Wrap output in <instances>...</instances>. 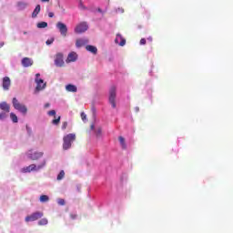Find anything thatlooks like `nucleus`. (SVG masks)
<instances>
[{"mask_svg":"<svg viewBox=\"0 0 233 233\" xmlns=\"http://www.w3.org/2000/svg\"><path fill=\"white\" fill-rule=\"evenodd\" d=\"M57 203H58V205H60L61 207H64V205H66L65 199H63V198H58V199H57Z\"/></svg>","mask_w":233,"mask_h":233,"instance_id":"obj_30","label":"nucleus"},{"mask_svg":"<svg viewBox=\"0 0 233 233\" xmlns=\"http://www.w3.org/2000/svg\"><path fill=\"white\" fill-rule=\"evenodd\" d=\"M102 132H103V130L101 129V127H97L96 130V137H101Z\"/></svg>","mask_w":233,"mask_h":233,"instance_id":"obj_28","label":"nucleus"},{"mask_svg":"<svg viewBox=\"0 0 233 233\" xmlns=\"http://www.w3.org/2000/svg\"><path fill=\"white\" fill-rule=\"evenodd\" d=\"M135 110L136 112H139V107L138 106L135 107Z\"/></svg>","mask_w":233,"mask_h":233,"instance_id":"obj_41","label":"nucleus"},{"mask_svg":"<svg viewBox=\"0 0 233 233\" xmlns=\"http://www.w3.org/2000/svg\"><path fill=\"white\" fill-rule=\"evenodd\" d=\"M42 217H43V212H35V213L31 214L30 216H27L25 218V221H26V223H28L30 221H37V219H41Z\"/></svg>","mask_w":233,"mask_h":233,"instance_id":"obj_8","label":"nucleus"},{"mask_svg":"<svg viewBox=\"0 0 233 233\" xmlns=\"http://www.w3.org/2000/svg\"><path fill=\"white\" fill-rule=\"evenodd\" d=\"M39 77H41V74L37 73L35 75V83H36L35 90L37 92H39L40 90H44L45 86H46V84L45 83V81Z\"/></svg>","mask_w":233,"mask_h":233,"instance_id":"obj_5","label":"nucleus"},{"mask_svg":"<svg viewBox=\"0 0 233 233\" xmlns=\"http://www.w3.org/2000/svg\"><path fill=\"white\" fill-rule=\"evenodd\" d=\"M59 123H61V116H57V118L52 120L53 125H59Z\"/></svg>","mask_w":233,"mask_h":233,"instance_id":"obj_27","label":"nucleus"},{"mask_svg":"<svg viewBox=\"0 0 233 233\" xmlns=\"http://www.w3.org/2000/svg\"><path fill=\"white\" fill-rule=\"evenodd\" d=\"M46 167V160L44 159L42 163L38 166H35V164H31L30 166L24 167V172H34V170H41V168H45Z\"/></svg>","mask_w":233,"mask_h":233,"instance_id":"obj_2","label":"nucleus"},{"mask_svg":"<svg viewBox=\"0 0 233 233\" xmlns=\"http://www.w3.org/2000/svg\"><path fill=\"white\" fill-rule=\"evenodd\" d=\"M66 127H68V122H63L62 130H66Z\"/></svg>","mask_w":233,"mask_h":233,"instance_id":"obj_33","label":"nucleus"},{"mask_svg":"<svg viewBox=\"0 0 233 233\" xmlns=\"http://www.w3.org/2000/svg\"><path fill=\"white\" fill-rule=\"evenodd\" d=\"M42 3H50V0H41Z\"/></svg>","mask_w":233,"mask_h":233,"instance_id":"obj_39","label":"nucleus"},{"mask_svg":"<svg viewBox=\"0 0 233 233\" xmlns=\"http://www.w3.org/2000/svg\"><path fill=\"white\" fill-rule=\"evenodd\" d=\"M45 153L43 152H35V153H28L29 159H32V161H37V159H40L42 156H44Z\"/></svg>","mask_w":233,"mask_h":233,"instance_id":"obj_12","label":"nucleus"},{"mask_svg":"<svg viewBox=\"0 0 233 233\" xmlns=\"http://www.w3.org/2000/svg\"><path fill=\"white\" fill-rule=\"evenodd\" d=\"M78 7L80 8V10H86V6H85V5H83V1H79V5Z\"/></svg>","mask_w":233,"mask_h":233,"instance_id":"obj_29","label":"nucleus"},{"mask_svg":"<svg viewBox=\"0 0 233 233\" xmlns=\"http://www.w3.org/2000/svg\"><path fill=\"white\" fill-rule=\"evenodd\" d=\"M6 117V112L3 111L2 113H0V119L3 120Z\"/></svg>","mask_w":233,"mask_h":233,"instance_id":"obj_31","label":"nucleus"},{"mask_svg":"<svg viewBox=\"0 0 233 233\" xmlns=\"http://www.w3.org/2000/svg\"><path fill=\"white\" fill-rule=\"evenodd\" d=\"M13 106L15 110H18V112H21V114H26L28 112V108H26V106L19 103V100L17 98H13Z\"/></svg>","mask_w":233,"mask_h":233,"instance_id":"obj_3","label":"nucleus"},{"mask_svg":"<svg viewBox=\"0 0 233 233\" xmlns=\"http://www.w3.org/2000/svg\"><path fill=\"white\" fill-rule=\"evenodd\" d=\"M140 45H147V39L142 38V39L140 40Z\"/></svg>","mask_w":233,"mask_h":233,"instance_id":"obj_37","label":"nucleus"},{"mask_svg":"<svg viewBox=\"0 0 233 233\" xmlns=\"http://www.w3.org/2000/svg\"><path fill=\"white\" fill-rule=\"evenodd\" d=\"M116 86H113L109 90V103L112 106V108L116 107Z\"/></svg>","mask_w":233,"mask_h":233,"instance_id":"obj_4","label":"nucleus"},{"mask_svg":"<svg viewBox=\"0 0 233 233\" xmlns=\"http://www.w3.org/2000/svg\"><path fill=\"white\" fill-rule=\"evenodd\" d=\"M5 46V43H2V44H1V46Z\"/></svg>","mask_w":233,"mask_h":233,"instance_id":"obj_44","label":"nucleus"},{"mask_svg":"<svg viewBox=\"0 0 233 233\" xmlns=\"http://www.w3.org/2000/svg\"><path fill=\"white\" fill-rule=\"evenodd\" d=\"M75 61H77V53H69L67 58L66 59V63H75Z\"/></svg>","mask_w":233,"mask_h":233,"instance_id":"obj_13","label":"nucleus"},{"mask_svg":"<svg viewBox=\"0 0 233 233\" xmlns=\"http://www.w3.org/2000/svg\"><path fill=\"white\" fill-rule=\"evenodd\" d=\"M67 92H77V87L72 84H69L66 86Z\"/></svg>","mask_w":233,"mask_h":233,"instance_id":"obj_19","label":"nucleus"},{"mask_svg":"<svg viewBox=\"0 0 233 233\" xmlns=\"http://www.w3.org/2000/svg\"><path fill=\"white\" fill-rule=\"evenodd\" d=\"M39 12H41V5H37L35 8V10L33 11L32 13V17L33 18H35L37 17V15H39Z\"/></svg>","mask_w":233,"mask_h":233,"instance_id":"obj_16","label":"nucleus"},{"mask_svg":"<svg viewBox=\"0 0 233 233\" xmlns=\"http://www.w3.org/2000/svg\"><path fill=\"white\" fill-rule=\"evenodd\" d=\"M86 30H88V25L86 24V22H81L76 26L75 33L83 34L84 32H86Z\"/></svg>","mask_w":233,"mask_h":233,"instance_id":"obj_6","label":"nucleus"},{"mask_svg":"<svg viewBox=\"0 0 233 233\" xmlns=\"http://www.w3.org/2000/svg\"><path fill=\"white\" fill-rule=\"evenodd\" d=\"M56 28L59 30L63 37H66V34H68V27L64 23L58 22L56 24Z\"/></svg>","mask_w":233,"mask_h":233,"instance_id":"obj_7","label":"nucleus"},{"mask_svg":"<svg viewBox=\"0 0 233 233\" xmlns=\"http://www.w3.org/2000/svg\"><path fill=\"white\" fill-rule=\"evenodd\" d=\"M115 43L119 45V46H125V45H127V40L120 34H117Z\"/></svg>","mask_w":233,"mask_h":233,"instance_id":"obj_11","label":"nucleus"},{"mask_svg":"<svg viewBox=\"0 0 233 233\" xmlns=\"http://www.w3.org/2000/svg\"><path fill=\"white\" fill-rule=\"evenodd\" d=\"M70 218H71L72 219H76V218H77V214L71 213V214H70Z\"/></svg>","mask_w":233,"mask_h":233,"instance_id":"obj_36","label":"nucleus"},{"mask_svg":"<svg viewBox=\"0 0 233 233\" xmlns=\"http://www.w3.org/2000/svg\"><path fill=\"white\" fill-rule=\"evenodd\" d=\"M147 39H148L149 41H152V37H148Z\"/></svg>","mask_w":233,"mask_h":233,"instance_id":"obj_43","label":"nucleus"},{"mask_svg":"<svg viewBox=\"0 0 233 233\" xmlns=\"http://www.w3.org/2000/svg\"><path fill=\"white\" fill-rule=\"evenodd\" d=\"M86 45V40L84 39H77L76 42V46L77 48H81V46H85Z\"/></svg>","mask_w":233,"mask_h":233,"instance_id":"obj_17","label":"nucleus"},{"mask_svg":"<svg viewBox=\"0 0 233 233\" xmlns=\"http://www.w3.org/2000/svg\"><path fill=\"white\" fill-rule=\"evenodd\" d=\"M55 65L56 66H65V60H63V54L58 53L56 56V59H55Z\"/></svg>","mask_w":233,"mask_h":233,"instance_id":"obj_9","label":"nucleus"},{"mask_svg":"<svg viewBox=\"0 0 233 233\" xmlns=\"http://www.w3.org/2000/svg\"><path fill=\"white\" fill-rule=\"evenodd\" d=\"M16 6H17L18 10H25V8H26V6H28V4L25 3V2H17Z\"/></svg>","mask_w":233,"mask_h":233,"instance_id":"obj_20","label":"nucleus"},{"mask_svg":"<svg viewBox=\"0 0 233 233\" xmlns=\"http://www.w3.org/2000/svg\"><path fill=\"white\" fill-rule=\"evenodd\" d=\"M46 26H48V23L46 22H39L37 24V28H46Z\"/></svg>","mask_w":233,"mask_h":233,"instance_id":"obj_23","label":"nucleus"},{"mask_svg":"<svg viewBox=\"0 0 233 233\" xmlns=\"http://www.w3.org/2000/svg\"><path fill=\"white\" fill-rule=\"evenodd\" d=\"M10 117H11L13 123H17V121H18L17 116L15 113H11Z\"/></svg>","mask_w":233,"mask_h":233,"instance_id":"obj_25","label":"nucleus"},{"mask_svg":"<svg viewBox=\"0 0 233 233\" xmlns=\"http://www.w3.org/2000/svg\"><path fill=\"white\" fill-rule=\"evenodd\" d=\"M48 106H50V104L47 103V104L45 105L46 108H48Z\"/></svg>","mask_w":233,"mask_h":233,"instance_id":"obj_40","label":"nucleus"},{"mask_svg":"<svg viewBox=\"0 0 233 233\" xmlns=\"http://www.w3.org/2000/svg\"><path fill=\"white\" fill-rule=\"evenodd\" d=\"M91 130H94V125H91Z\"/></svg>","mask_w":233,"mask_h":233,"instance_id":"obj_42","label":"nucleus"},{"mask_svg":"<svg viewBox=\"0 0 233 233\" xmlns=\"http://www.w3.org/2000/svg\"><path fill=\"white\" fill-rule=\"evenodd\" d=\"M49 198H48V196H46V195H42V196H40V201H41V203H46V201H49Z\"/></svg>","mask_w":233,"mask_h":233,"instance_id":"obj_22","label":"nucleus"},{"mask_svg":"<svg viewBox=\"0 0 233 233\" xmlns=\"http://www.w3.org/2000/svg\"><path fill=\"white\" fill-rule=\"evenodd\" d=\"M52 43H54V38H50L46 42V45H52Z\"/></svg>","mask_w":233,"mask_h":233,"instance_id":"obj_34","label":"nucleus"},{"mask_svg":"<svg viewBox=\"0 0 233 233\" xmlns=\"http://www.w3.org/2000/svg\"><path fill=\"white\" fill-rule=\"evenodd\" d=\"M32 65H34V60H32L31 58L24 57L22 59V66L25 68H28V66H32Z\"/></svg>","mask_w":233,"mask_h":233,"instance_id":"obj_14","label":"nucleus"},{"mask_svg":"<svg viewBox=\"0 0 233 233\" xmlns=\"http://www.w3.org/2000/svg\"><path fill=\"white\" fill-rule=\"evenodd\" d=\"M118 141H119V143H120L122 148H123L124 150H126V148H127V143L125 142V137H118Z\"/></svg>","mask_w":233,"mask_h":233,"instance_id":"obj_21","label":"nucleus"},{"mask_svg":"<svg viewBox=\"0 0 233 233\" xmlns=\"http://www.w3.org/2000/svg\"><path fill=\"white\" fill-rule=\"evenodd\" d=\"M48 17H54V13L53 12L48 13Z\"/></svg>","mask_w":233,"mask_h":233,"instance_id":"obj_38","label":"nucleus"},{"mask_svg":"<svg viewBox=\"0 0 233 233\" xmlns=\"http://www.w3.org/2000/svg\"><path fill=\"white\" fill-rule=\"evenodd\" d=\"M64 177H65V171H64V170H61V171L59 172V174L57 175L56 179H57V181H61V179H63Z\"/></svg>","mask_w":233,"mask_h":233,"instance_id":"obj_24","label":"nucleus"},{"mask_svg":"<svg viewBox=\"0 0 233 233\" xmlns=\"http://www.w3.org/2000/svg\"><path fill=\"white\" fill-rule=\"evenodd\" d=\"M121 12H124V10H123V9H121Z\"/></svg>","mask_w":233,"mask_h":233,"instance_id":"obj_45","label":"nucleus"},{"mask_svg":"<svg viewBox=\"0 0 233 233\" xmlns=\"http://www.w3.org/2000/svg\"><path fill=\"white\" fill-rule=\"evenodd\" d=\"M86 49L87 50V52H91V54H97V47L94 46H86Z\"/></svg>","mask_w":233,"mask_h":233,"instance_id":"obj_18","label":"nucleus"},{"mask_svg":"<svg viewBox=\"0 0 233 233\" xmlns=\"http://www.w3.org/2000/svg\"><path fill=\"white\" fill-rule=\"evenodd\" d=\"M0 110H3V112H5L6 114L10 113V105L6 102L0 103Z\"/></svg>","mask_w":233,"mask_h":233,"instance_id":"obj_15","label":"nucleus"},{"mask_svg":"<svg viewBox=\"0 0 233 233\" xmlns=\"http://www.w3.org/2000/svg\"><path fill=\"white\" fill-rule=\"evenodd\" d=\"M75 140H76V134H74V133H70V134L65 136L63 137V141H64L63 149L64 150H68L69 148H71L72 147V143Z\"/></svg>","mask_w":233,"mask_h":233,"instance_id":"obj_1","label":"nucleus"},{"mask_svg":"<svg viewBox=\"0 0 233 233\" xmlns=\"http://www.w3.org/2000/svg\"><path fill=\"white\" fill-rule=\"evenodd\" d=\"M12 85V81L10 80V77L5 76L2 80V86L4 90H10V86Z\"/></svg>","mask_w":233,"mask_h":233,"instance_id":"obj_10","label":"nucleus"},{"mask_svg":"<svg viewBox=\"0 0 233 233\" xmlns=\"http://www.w3.org/2000/svg\"><path fill=\"white\" fill-rule=\"evenodd\" d=\"M81 119L82 121H86V114H85V112L81 113Z\"/></svg>","mask_w":233,"mask_h":233,"instance_id":"obj_32","label":"nucleus"},{"mask_svg":"<svg viewBox=\"0 0 233 233\" xmlns=\"http://www.w3.org/2000/svg\"><path fill=\"white\" fill-rule=\"evenodd\" d=\"M38 225L43 226V225H48V219L46 218H42L38 221Z\"/></svg>","mask_w":233,"mask_h":233,"instance_id":"obj_26","label":"nucleus"},{"mask_svg":"<svg viewBox=\"0 0 233 233\" xmlns=\"http://www.w3.org/2000/svg\"><path fill=\"white\" fill-rule=\"evenodd\" d=\"M48 116H54L56 117V110L48 111Z\"/></svg>","mask_w":233,"mask_h":233,"instance_id":"obj_35","label":"nucleus"}]
</instances>
